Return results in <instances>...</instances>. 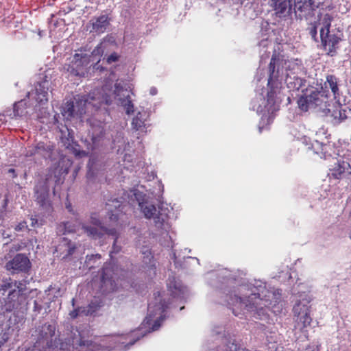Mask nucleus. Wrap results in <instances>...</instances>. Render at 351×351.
<instances>
[{"label": "nucleus", "instance_id": "bb28decb", "mask_svg": "<svg viewBox=\"0 0 351 351\" xmlns=\"http://www.w3.org/2000/svg\"><path fill=\"white\" fill-rule=\"evenodd\" d=\"M103 128H95L93 132L92 141L95 146H97L100 141L101 137L103 136Z\"/></svg>", "mask_w": 351, "mask_h": 351}, {"label": "nucleus", "instance_id": "ea45409f", "mask_svg": "<svg viewBox=\"0 0 351 351\" xmlns=\"http://www.w3.org/2000/svg\"><path fill=\"white\" fill-rule=\"evenodd\" d=\"M116 241H117V239H115V240H114V243L113 244V249H114V251L118 252L119 250L118 249L117 250L116 249V246H115V242Z\"/></svg>", "mask_w": 351, "mask_h": 351}, {"label": "nucleus", "instance_id": "ddd939ff", "mask_svg": "<svg viewBox=\"0 0 351 351\" xmlns=\"http://www.w3.org/2000/svg\"><path fill=\"white\" fill-rule=\"evenodd\" d=\"M29 258L23 254H17L12 261L6 264V269L12 273L27 271L30 268Z\"/></svg>", "mask_w": 351, "mask_h": 351}, {"label": "nucleus", "instance_id": "79ce46f5", "mask_svg": "<svg viewBox=\"0 0 351 351\" xmlns=\"http://www.w3.org/2000/svg\"><path fill=\"white\" fill-rule=\"evenodd\" d=\"M349 339H350V341H351V332H350V335H349Z\"/></svg>", "mask_w": 351, "mask_h": 351}, {"label": "nucleus", "instance_id": "5701e85b", "mask_svg": "<svg viewBox=\"0 0 351 351\" xmlns=\"http://www.w3.org/2000/svg\"><path fill=\"white\" fill-rule=\"evenodd\" d=\"M53 146L50 143L40 142L35 147L34 154H43L45 152H51Z\"/></svg>", "mask_w": 351, "mask_h": 351}, {"label": "nucleus", "instance_id": "49530a36", "mask_svg": "<svg viewBox=\"0 0 351 351\" xmlns=\"http://www.w3.org/2000/svg\"><path fill=\"white\" fill-rule=\"evenodd\" d=\"M96 256H98L99 258H100V256L98 254H96Z\"/></svg>", "mask_w": 351, "mask_h": 351}, {"label": "nucleus", "instance_id": "37998d69", "mask_svg": "<svg viewBox=\"0 0 351 351\" xmlns=\"http://www.w3.org/2000/svg\"><path fill=\"white\" fill-rule=\"evenodd\" d=\"M93 62V64H90V65H89V64H88V67H90V66H93V64H95V63H94V62H95V61H94V62Z\"/></svg>", "mask_w": 351, "mask_h": 351}, {"label": "nucleus", "instance_id": "f8f14e48", "mask_svg": "<svg viewBox=\"0 0 351 351\" xmlns=\"http://www.w3.org/2000/svg\"><path fill=\"white\" fill-rule=\"evenodd\" d=\"M90 222L95 226L92 228L82 225V228L86 233H87L89 237H92L93 239H96L100 238L104 233L114 234L112 230H108L106 228H104L101 226V222L96 214H93L90 216Z\"/></svg>", "mask_w": 351, "mask_h": 351}, {"label": "nucleus", "instance_id": "09e8293b", "mask_svg": "<svg viewBox=\"0 0 351 351\" xmlns=\"http://www.w3.org/2000/svg\"><path fill=\"white\" fill-rule=\"evenodd\" d=\"M141 334H142V337L144 336V334H143V332H141Z\"/></svg>", "mask_w": 351, "mask_h": 351}, {"label": "nucleus", "instance_id": "a18cd8bd", "mask_svg": "<svg viewBox=\"0 0 351 351\" xmlns=\"http://www.w3.org/2000/svg\"><path fill=\"white\" fill-rule=\"evenodd\" d=\"M10 172H14V169H10Z\"/></svg>", "mask_w": 351, "mask_h": 351}, {"label": "nucleus", "instance_id": "c756f323", "mask_svg": "<svg viewBox=\"0 0 351 351\" xmlns=\"http://www.w3.org/2000/svg\"><path fill=\"white\" fill-rule=\"evenodd\" d=\"M132 124L134 128H135L136 130H138L142 126L143 122L138 118H134Z\"/></svg>", "mask_w": 351, "mask_h": 351}, {"label": "nucleus", "instance_id": "72a5a7b5", "mask_svg": "<svg viewBox=\"0 0 351 351\" xmlns=\"http://www.w3.org/2000/svg\"><path fill=\"white\" fill-rule=\"evenodd\" d=\"M64 228H65V230L66 232H76L79 229V227L77 228H71V226H70V223L69 222L66 223L64 224Z\"/></svg>", "mask_w": 351, "mask_h": 351}, {"label": "nucleus", "instance_id": "aec40b11", "mask_svg": "<svg viewBox=\"0 0 351 351\" xmlns=\"http://www.w3.org/2000/svg\"><path fill=\"white\" fill-rule=\"evenodd\" d=\"M47 77L45 76V80L42 82H38V85L36 87V91L38 95H41L42 97L40 99V101L43 99L47 100V95L49 90V81L47 80Z\"/></svg>", "mask_w": 351, "mask_h": 351}, {"label": "nucleus", "instance_id": "c03bdc74", "mask_svg": "<svg viewBox=\"0 0 351 351\" xmlns=\"http://www.w3.org/2000/svg\"><path fill=\"white\" fill-rule=\"evenodd\" d=\"M333 116H335V119H336V118H338V116H337V114H333Z\"/></svg>", "mask_w": 351, "mask_h": 351}, {"label": "nucleus", "instance_id": "7c9ffc66", "mask_svg": "<svg viewBox=\"0 0 351 351\" xmlns=\"http://www.w3.org/2000/svg\"><path fill=\"white\" fill-rule=\"evenodd\" d=\"M27 228V225L26 221H23L20 222L17 226L15 227L16 231H21L24 230L25 229Z\"/></svg>", "mask_w": 351, "mask_h": 351}, {"label": "nucleus", "instance_id": "e433bc0d", "mask_svg": "<svg viewBox=\"0 0 351 351\" xmlns=\"http://www.w3.org/2000/svg\"><path fill=\"white\" fill-rule=\"evenodd\" d=\"M88 173H87V176L88 178H90L93 176V172H92V167H93V164L91 163V162H90L88 165Z\"/></svg>", "mask_w": 351, "mask_h": 351}, {"label": "nucleus", "instance_id": "2eb2a0df", "mask_svg": "<svg viewBox=\"0 0 351 351\" xmlns=\"http://www.w3.org/2000/svg\"><path fill=\"white\" fill-rule=\"evenodd\" d=\"M110 25V20L107 15H101L93 18L86 25L90 32L101 34L104 32Z\"/></svg>", "mask_w": 351, "mask_h": 351}, {"label": "nucleus", "instance_id": "7ed1b4c3", "mask_svg": "<svg viewBox=\"0 0 351 351\" xmlns=\"http://www.w3.org/2000/svg\"><path fill=\"white\" fill-rule=\"evenodd\" d=\"M110 102L109 96L99 92H93L88 96H77L73 101L66 102L62 111L65 119L64 123H59L57 121L62 147H64L65 150H68L69 154H86L84 151H80L77 147L79 145L74 142V131L70 126V119L75 117H81L86 113V109L88 106L98 109L102 104H110Z\"/></svg>", "mask_w": 351, "mask_h": 351}, {"label": "nucleus", "instance_id": "c9c22d12", "mask_svg": "<svg viewBox=\"0 0 351 351\" xmlns=\"http://www.w3.org/2000/svg\"><path fill=\"white\" fill-rule=\"evenodd\" d=\"M108 269L107 267H104L103 269V275H102V280L104 282H106V280L108 278Z\"/></svg>", "mask_w": 351, "mask_h": 351}, {"label": "nucleus", "instance_id": "423d86ee", "mask_svg": "<svg viewBox=\"0 0 351 351\" xmlns=\"http://www.w3.org/2000/svg\"><path fill=\"white\" fill-rule=\"evenodd\" d=\"M105 46L102 42L98 45L90 54L75 53L71 63L67 66V71L75 76L84 77L87 73V69L90 62L96 61L93 65L94 69H98L97 64L100 60V56L104 51Z\"/></svg>", "mask_w": 351, "mask_h": 351}, {"label": "nucleus", "instance_id": "6ab92c4d", "mask_svg": "<svg viewBox=\"0 0 351 351\" xmlns=\"http://www.w3.org/2000/svg\"><path fill=\"white\" fill-rule=\"evenodd\" d=\"M280 60L279 58H277L274 55L272 56L269 64L268 85L278 80L280 74Z\"/></svg>", "mask_w": 351, "mask_h": 351}, {"label": "nucleus", "instance_id": "de8ad7c7", "mask_svg": "<svg viewBox=\"0 0 351 351\" xmlns=\"http://www.w3.org/2000/svg\"><path fill=\"white\" fill-rule=\"evenodd\" d=\"M141 334H142V337L144 336V334H143V332H141Z\"/></svg>", "mask_w": 351, "mask_h": 351}, {"label": "nucleus", "instance_id": "9d476101", "mask_svg": "<svg viewBox=\"0 0 351 351\" xmlns=\"http://www.w3.org/2000/svg\"><path fill=\"white\" fill-rule=\"evenodd\" d=\"M317 8L314 0H294L293 14L297 19H308Z\"/></svg>", "mask_w": 351, "mask_h": 351}, {"label": "nucleus", "instance_id": "f704fd0d", "mask_svg": "<svg viewBox=\"0 0 351 351\" xmlns=\"http://www.w3.org/2000/svg\"><path fill=\"white\" fill-rule=\"evenodd\" d=\"M309 33H310L311 37L316 40L315 37H316V35H317V27L316 26H313L311 28Z\"/></svg>", "mask_w": 351, "mask_h": 351}, {"label": "nucleus", "instance_id": "20e7f679", "mask_svg": "<svg viewBox=\"0 0 351 351\" xmlns=\"http://www.w3.org/2000/svg\"><path fill=\"white\" fill-rule=\"evenodd\" d=\"M313 297L309 291H299L298 300L293 308L294 315V332L298 339H304L307 337L308 329L311 326L310 302Z\"/></svg>", "mask_w": 351, "mask_h": 351}, {"label": "nucleus", "instance_id": "1a4fd4ad", "mask_svg": "<svg viewBox=\"0 0 351 351\" xmlns=\"http://www.w3.org/2000/svg\"><path fill=\"white\" fill-rule=\"evenodd\" d=\"M114 87L115 89L111 95L106 93L104 88L95 92L104 93L105 95L109 96L111 99V102L109 105L112 104V99L114 98L117 101V104L119 105L124 107L128 114H132L134 112V106L130 97V90L126 88H124L121 82H117L114 85Z\"/></svg>", "mask_w": 351, "mask_h": 351}, {"label": "nucleus", "instance_id": "4be33fe9", "mask_svg": "<svg viewBox=\"0 0 351 351\" xmlns=\"http://www.w3.org/2000/svg\"><path fill=\"white\" fill-rule=\"evenodd\" d=\"M72 306L74 308L73 311H71L69 313L71 319H76L80 316L87 315L88 312L86 311L84 307L75 308V299L73 298L71 300Z\"/></svg>", "mask_w": 351, "mask_h": 351}, {"label": "nucleus", "instance_id": "c85d7f7f", "mask_svg": "<svg viewBox=\"0 0 351 351\" xmlns=\"http://www.w3.org/2000/svg\"><path fill=\"white\" fill-rule=\"evenodd\" d=\"M13 282L10 279L9 280L4 281L0 285V291H6L8 290L12 291Z\"/></svg>", "mask_w": 351, "mask_h": 351}, {"label": "nucleus", "instance_id": "a878e982", "mask_svg": "<svg viewBox=\"0 0 351 351\" xmlns=\"http://www.w3.org/2000/svg\"><path fill=\"white\" fill-rule=\"evenodd\" d=\"M350 168V165L346 161L338 160L337 165L335 167V171L338 173V174H341L345 172L346 170H348Z\"/></svg>", "mask_w": 351, "mask_h": 351}, {"label": "nucleus", "instance_id": "0eeeda50", "mask_svg": "<svg viewBox=\"0 0 351 351\" xmlns=\"http://www.w3.org/2000/svg\"><path fill=\"white\" fill-rule=\"evenodd\" d=\"M154 300V302L149 303L147 315L141 324V330L144 329L148 332L158 330L166 318V309L168 306L162 300L160 293H158Z\"/></svg>", "mask_w": 351, "mask_h": 351}, {"label": "nucleus", "instance_id": "cd10ccee", "mask_svg": "<svg viewBox=\"0 0 351 351\" xmlns=\"http://www.w3.org/2000/svg\"><path fill=\"white\" fill-rule=\"evenodd\" d=\"M332 21V17L329 14H326L324 16V18L322 19V25L323 27L322 28L324 29V32L328 34V33H330L329 29L330 27L331 21Z\"/></svg>", "mask_w": 351, "mask_h": 351}, {"label": "nucleus", "instance_id": "4c0bfd02", "mask_svg": "<svg viewBox=\"0 0 351 351\" xmlns=\"http://www.w3.org/2000/svg\"><path fill=\"white\" fill-rule=\"evenodd\" d=\"M31 220V226L34 228L36 227L38 224V220L35 218L32 217Z\"/></svg>", "mask_w": 351, "mask_h": 351}, {"label": "nucleus", "instance_id": "f03ea898", "mask_svg": "<svg viewBox=\"0 0 351 351\" xmlns=\"http://www.w3.org/2000/svg\"><path fill=\"white\" fill-rule=\"evenodd\" d=\"M238 291L239 295L231 297L228 302L236 316L245 313L246 311L257 314L261 319L267 313V310L278 313L285 305L279 290L267 286L261 280H254L248 284L241 285Z\"/></svg>", "mask_w": 351, "mask_h": 351}, {"label": "nucleus", "instance_id": "a211bd4d", "mask_svg": "<svg viewBox=\"0 0 351 351\" xmlns=\"http://www.w3.org/2000/svg\"><path fill=\"white\" fill-rule=\"evenodd\" d=\"M293 70L294 67L287 70L285 82L289 88L299 90L306 82V80L299 77Z\"/></svg>", "mask_w": 351, "mask_h": 351}, {"label": "nucleus", "instance_id": "f3484780", "mask_svg": "<svg viewBox=\"0 0 351 351\" xmlns=\"http://www.w3.org/2000/svg\"><path fill=\"white\" fill-rule=\"evenodd\" d=\"M168 290L173 298L184 299L188 295V289L179 280L174 278L167 283Z\"/></svg>", "mask_w": 351, "mask_h": 351}, {"label": "nucleus", "instance_id": "39448f33", "mask_svg": "<svg viewBox=\"0 0 351 351\" xmlns=\"http://www.w3.org/2000/svg\"><path fill=\"white\" fill-rule=\"evenodd\" d=\"M121 198L123 201H128L130 204L136 202L145 218L153 219L155 226L158 228H162L165 226V221L169 217L167 213H162V207L160 208L161 213H158L155 206L139 188L130 190L127 195L124 194V196Z\"/></svg>", "mask_w": 351, "mask_h": 351}, {"label": "nucleus", "instance_id": "f257e3e1", "mask_svg": "<svg viewBox=\"0 0 351 351\" xmlns=\"http://www.w3.org/2000/svg\"><path fill=\"white\" fill-rule=\"evenodd\" d=\"M37 332L38 339L32 351H127L140 339L136 337L139 330L93 339L86 338L76 330L57 341L56 327L52 324H45Z\"/></svg>", "mask_w": 351, "mask_h": 351}, {"label": "nucleus", "instance_id": "dca6fc26", "mask_svg": "<svg viewBox=\"0 0 351 351\" xmlns=\"http://www.w3.org/2000/svg\"><path fill=\"white\" fill-rule=\"evenodd\" d=\"M320 38L322 45H324L325 50L328 51V53L332 56L335 51V46L339 43L341 38L335 35L326 34L324 32V29H320Z\"/></svg>", "mask_w": 351, "mask_h": 351}, {"label": "nucleus", "instance_id": "412c9836", "mask_svg": "<svg viewBox=\"0 0 351 351\" xmlns=\"http://www.w3.org/2000/svg\"><path fill=\"white\" fill-rule=\"evenodd\" d=\"M26 288V285L23 281L13 282L12 291H10L9 297L12 300L17 296L20 293H22Z\"/></svg>", "mask_w": 351, "mask_h": 351}, {"label": "nucleus", "instance_id": "6e6552de", "mask_svg": "<svg viewBox=\"0 0 351 351\" xmlns=\"http://www.w3.org/2000/svg\"><path fill=\"white\" fill-rule=\"evenodd\" d=\"M302 95L298 100V104L299 108L304 111L322 106L326 102L324 92L319 90L317 88H307L302 90Z\"/></svg>", "mask_w": 351, "mask_h": 351}, {"label": "nucleus", "instance_id": "9b49d317", "mask_svg": "<svg viewBox=\"0 0 351 351\" xmlns=\"http://www.w3.org/2000/svg\"><path fill=\"white\" fill-rule=\"evenodd\" d=\"M51 180V176L46 179V182L38 184L35 187V197L38 204L46 210L51 208V203L49 199V183Z\"/></svg>", "mask_w": 351, "mask_h": 351}, {"label": "nucleus", "instance_id": "473e14b6", "mask_svg": "<svg viewBox=\"0 0 351 351\" xmlns=\"http://www.w3.org/2000/svg\"><path fill=\"white\" fill-rule=\"evenodd\" d=\"M346 110H340L337 112L338 119L339 120V121H342L347 119V115H346Z\"/></svg>", "mask_w": 351, "mask_h": 351}, {"label": "nucleus", "instance_id": "393cba45", "mask_svg": "<svg viewBox=\"0 0 351 351\" xmlns=\"http://www.w3.org/2000/svg\"><path fill=\"white\" fill-rule=\"evenodd\" d=\"M326 82L329 85L332 92L335 95L338 94L339 88L337 86V78L334 75H328L326 77Z\"/></svg>", "mask_w": 351, "mask_h": 351}, {"label": "nucleus", "instance_id": "b1692460", "mask_svg": "<svg viewBox=\"0 0 351 351\" xmlns=\"http://www.w3.org/2000/svg\"><path fill=\"white\" fill-rule=\"evenodd\" d=\"M121 206V204H119V201L117 199H114L112 201H109L106 203V207L107 210L112 213V210H111L112 207H114L115 208H119ZM111 220H117V214L112 213L110 217Z\"/></svg>", "mask_w": 351, "mask_h": 351}, {"label": "nucleus", "instance_id": "4468645a", "mask_svg": "<svg viewBox=\"0 0 351 351\" xmlns=\"http://www.w3.org/2000/svg\"><path fill=\"white\" fill-rule=\"evenodd\" d=\"M292 0H271L270 5L276 12L277 16L287 17L292 16Z\"/></svg>", "mask_w": 351, "mask_h": 351}, {"label": "nucleus", "instance_id": "58836bf2", "mask_svg": "<svg viewBox=\"0 0 351 351\" xmlns=\"http://www.w3.org/2000/svg\"><path fill=\"white\" fill-rule=\"evenodd\" d=\"M305 351H318V349L315 347H309Z\"/></svg>", "mask_w": 351, "mask_h": 351}, {"label": "nucleus", "instance_id": "a19ab883", "mask_svg": "<svg viewBox=\"0 0 351 351\" xmlns=\"http://www.w3.org/2000/svg\"><path fill=\"white\" fill-rule=\"evenodd\" d=\"M151 93H152V94H154V93H155V90H151Z\"/></svg>", "mask_w": 351, "mask_h": 351}, {"label": "nucleus", "instance_id": "2f4dec72", "mask_svg": "<svg viewBox=\"0 0 351 351\" xmlns=\"http://www.w3.org/2000/svg\"><path fill=\"white\" fill-rule=\"evenodd\" d=\"M119 56L116 53H113L107 58V62L110 64L112 62L117 61Z\"/></svg>", "mask_w": 351, "mask_h": 351}]
</instances>
